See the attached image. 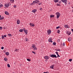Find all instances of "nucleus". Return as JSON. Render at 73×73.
<instances>
[{"label":"nucleus","mask_w":73,"mask_h":73,"mask_svg":"<svg viewBox=\"0 0 73 73\" xmlns=\"http://www.w3.org/2000/svg\"><path fill=\"white\" fill-rule=\"evenodd\" d=\"M56 14L57 15V19H58V18H59V17H60V15H61L60 13L58 12L56 13Z\"/></svg>","instance_id":"f257e3e1"},{"label":"nucleus","mask_w":73,"mask_h":73,"mask_svg":"<svg viewBox=\"0 0 73 73\" xmlns=\"http://www.w3.org/2000/svg\"><path fill=\"white\" fill-rule=\"evenodd\" d=\"M32 47L33 48L34 50H37V48L36 47V45H35L33 44L32 46Z\"/></svg>","instance_id":"f03ea898"},{"label":"nucleus","mask_w":73,"mask_h":73,"mask_svg":"<svg viewBox=\"0 0 73 73\" xmlns=\"http://www.w3.org/2000/svg\"><path fill=\"white\" fill-rule=\"evenodd\" d=\"M50 57H52V58H57V56H56V55L55 54H52L50 55Z\"/></svg>","instance_id":"7ed1b4c3"},{"label":"nucleus","mask_w":73,"mask_h":73,"mask_svg":"<svg viewBox=\"0 0 73 73\" xmlns=\"http://www.w3.org/2000/svg\"><path fill=\"white\" fill-rule=\"evenodd\" d=\"M63 2V3H65V4L66 5L67 4V3H66V2H67V0H61Z\"/></svg>","instance_id":"20e7f679"},{"label":"nucleus","mask_w":73,"mask_h":73,"mask_svg":"<svg viewBox=\"0 0 73 73\" xmlns=\"http://www.w3.org/2000/svg\"><path fill=\"white\" fill-rule=\"evenodd\" d=\"M10 5H11V3H9L7 4H5V6L6 7H9Z\"/></svg>","instance_id":"39448f33"},{"label":"nucleus","mask_w":73,"mask_h":73,"mask_svg":"<svg viewBox=\"0 0 73 73\" xmlns=\"http://www.w3.org/2000/svg\"><path fill=\"white\" fill-rule=\"evenodd\" d=\"M24 31V32L25 33L26 35H27L28 34V30H25V29H23Z\"/></svg>","instance_id":"423d86ee"},{"label":"nucleus","mask_w":73,"mask_h":73,"mask_svg":"<svg viewBox=\"0 0 73 73\" xmlns=\"http://www.w3.org/2000/svg\"><path fill=\"white\" fill-rule=\"evenodd\" d=\"M47 32L48 33V35H50L51 33V30H48L47 31Z\"/></svg>","instance_id":"0eeeda50"},{"label":"nucleus","mask_w":73,"mask_h":73,"mask_svg":"<svg viewBox=\"0 0 73 73\" xmlns=\"http://www.w3.org/2000/svg\"><path fill=\"white\" fill-rule=\"evenodd\" d=\"M40 2V1L38 0H36L33 1V3L34 4L35 3H39Z\"/></svg>","instance_id":"6e6552de"},{"label":"nucleus","mask_w":73,"mask_h":73,"mask_svg":"<svg viewBox=\"0 0 73 73\" xmlns=\"http://www.w3.org/2000/svg\"><path fill=\"white\" fill-rule=\"evenodd\" d=\"M52 38H50L48 39V41L49 42H52L53 41H52Z\"/></svg>","instance_id":"1a4fd4ad"},{"label":"nucleus","mask_w":73,"mask_h":73,"mask_svg":"<svg viewBox=\"0 0 73 73\" xmlns=\"http://www.w3.org/2000/svg\"><path fill=\"white\" fill-rule=\"evenodd\" d=\"M44 58H45V59L46 60H48V59H49V57H48V56H44Z\"/></svg>","instance_id":"9d476101"},{"label":"nucleus","mask_w":73,"mask_h":73,"mask_svg":"<svg viewBox=\"0 0 73 73\" xmlns=\"http://www.w3.org/2000/svg\"><path fill=\"white\" fill-rule=\"evenodd\" d=\"M30 26H31V27H34V26H35V25L32 23H30Z\"/></svg>","instance_id":"9b49d317"},{"label":"nucleus","mask_w":73,"mask_h":73,"mask_svg":"<svg viewBox=\"0 0 73 73\" xmlns=\"http://www.w3.org/2000/svg\"><path fill=\"white\" fill-rule=\"evenodd\" d=\"M20 23V20L18 19L17 21V24H19Z\"/></svg>","instance_id":"f8f14e48"},{"label":"nucleus","mask_w":73,"mask_h":73,"mask_svg":"<svg viewBox=\"0 0 73 73\" xmlns=\"http://www.w3.org/2000/svg\"><path fill=\"white\" fill-rule=\"evenodd\" d=\"M37 11V10L36 9H34L33 11H32V12L33 13H35Z\"/></svg>","instance_id":"ddd939ff"},{"label":"nucleus","mask_w":73,"mask_h":73,"mask_svg":"<svg viewBox=\"0 0 73 73\" xmlns=\"http://www.w3.org/2000/svg\"><path fill=\"white\" fill-rule=\"evenodd\" d=\"M5 13L6 15H9V13H8V12H7V11H5Z\"/></svg>","instance_id":"4468645a"},{"label":"nucleus","mask_w":73,"mask_h":73,"mask_svg":"<svg viewBox=\"0 0 73 73\" xmlns=\"http://www.w3.org/2000/svg\"><path fill=\"white\" fill-rule=\"evenodd\" d=\"M50 17L51 18H52V17H54V15H50Z\"/></svg>","instance_id":"2eb2a0df"},{"label":"nucleus","mask_w":73,"mask_h":73,"mask_svg":"<svg viewBox=\"0 0 73 73\" xmlns=\"http://www.w3.org/2000/svg\"><path fill=\"white\" fill-rule=\"evenodd\" d=\"M64 27L65 28H69V26L68 25H65Z\"/></svg>","instance_id":"dca6fc26"},{"label":"nucleus","mask_w":73,"mask_h":73,"mask_svg":"<svg viewBox=\"0 0 73 73\" xmlns=\"http://www.w3.org/2000/svg\"><path fill=\"white\" fill-rule=\"evenodd\" d=\"M72 40V39L71 38H69L68 39V41H70Z\"/></svg>","instance_id":"f3484780"},{"label":"nucleus","mask_w":73,"mask_h":73,"mask_svg":"<svg viewBox=\"0 0 73 73\" xmlns=\"http://www.w3.org/2000/svg\"><path fill=\"white\" fill-rule=\"evenodd\" d=\"M67 35H70L71 34V33L70 32H69L66 33Z\"/></svg>","instance_id":"a211bd4d"},{"label":"nucleus","mask_w":73,"mask_h":73,"mask_svg":"<svg viewBox=\"0 0 73 73\" xmlns=\"http://www.w3.org/2000/svg\"><path fill=\"white\" fill-rule=\"evenodd\" d=\"M54 1L55 3H57V2H58V0H54Z\"/></svg>","instance_id":"6ab92c4d"},{"label":"nucleus","mask_w":73,"mask_h":73,"mask_svg":"<svg viewBox=\"0 0 73 73\" xmlns=\"http://www.w3.org/2000/svg\"><path fill=\"white\" fill-rule=\"evenodd\" d=\"M9 52H7L6 53V56H8V55H9Z\"/></svg>","instance_id":"aec40b11"},{"label":"nucleus","mask_w":73,"mask_h":73,"mask_svg":"<svg viewBox=\"0 0 73 73\" xmlns=\"http://www.w3.org/2000/svg\"><path fill=\"white\" fill-rule=\"evenodd\" d=\"M3 19H4V17H1V18H0V20H3Z\"/></svg>","instance_id":"412c9836"},{"label":"nucleus","mask_w":73,"mask_h":73,"mask_svg":"<svg viewBox=\"0 0 73 73\" xmlns=\"http://www.w3.org/2000/svg\"><path fill=\"white\" fill-rule=\"evenodd\" d=\"M19 32H23V29H20L19 30Z\"/></svg>","instance_id":"4be33fe9"},{"label":"nucleus","mask_w":73,"mask_h":73,"mask_svg":"<svg viewBox=\"0 0 73 73\" xmlns=\"http://www.w3.org/2000/svg\"><path fill=\"white\" fill-rule=\"evenodd\" d=\"M53 45H56V43L54 42L53 43Z\"/></svg>","instance_id":"5701e85b"},{"label":"nucleus","mask_w":73,"mask_h":73,"mask_svg":"<svg viewBox=\"0 0 73 73\" xmlns=\"http://www.w3.org/2000/svg\"><path fill=\"white\" fill-rule=\"evenodd\" d=\"M4 60L5 61H7V58H4Z\"/></svg>","instance_id":"b1692460"},{"label":"nucleus","mask_w":73,"mask_h":73,"mask_svg":"<svg viewBox=\"0 0 73 73\" xmlns=\"http://www.w3.org/2000/svg\"><path fill=\"white\" fill-rule=\"evenodd\" d=\"M53 65H52L50 67V68H51V69H53Z\"/></svg>","instance_id":"393cba45"},{"label":"nucleus","mask_w":73,"mask_h":73,"mask_svg":"<svg viewBox=\"0 0 73 73\" xmlns=\"http://www.w3.org/2000/svg\"><path fill=\"white\" fill-rule=\"evenodd\" d=\"M11 3H13L14 2V0H10Z\"/></svg>","instance_id":"a878e982"},{"label":"nucleus","mask_w":73,"mask_h":73,"mask_svg":"<svg viewBox=\"0 0 73 73\" xmlns=\"http://www.w3.org/2000/svg\"><path fill=\"white\" fill-rule=\"evenodd\" d=\"M60 28V27L58 26V27H56V29H58V28Z\"/></svg>","instance_id":"bb28decb"},{"label":"nucleus","mask_w":73,"mask_h":73,"mask_svg":"<svg viewBox=\"0 0 73 73\" xmlns=\"http://www.w3.org/2000/svg\"><path fill=\"white\" fill-rule=\"evenodd\" d=\"M7 66L8 67V68H10V65L9 64H8L7 65Z\"/></svg>","instance_id":"cd10ccee"},{"label":"nucleus","mask_w":73,"mask_h":73,"mask_svg":"<svg viewBox=\"0 0 73 73\" xmlns=\"http://www.w3.org/2000/svg\"><path fill=\"white\" fill-rule=\"evenodd\" d=\"M3 6V5L2 4L0 5V8H1Z\"/></svg>","instance_id":"c85d7f7f"},{"label":"nucleus","mask_w":73,"mask_h":73,"mask_svg":"<svg viewBox=\"0 0 73 73\" xmlns=\"http://www.w3.org/2000/svg\"><path fill=\"white\" fill-rule=\"evenodd\" d=\"M27 60L28 61H31V59H27Z\"/></svg>","instance_id":"c756f323"},{"label":"nucleus","mask_w":73,"mask_h":73,"mask_svg":"<svg viewBox=\"0 0 73 73\" xmlns=\"http://www.w3.org/2000/svg\"><path fill=\"white\" fill-rule=\"evenodd\" d=\"M69 61H70V62H71V61H72V59H69Z\"/></svg>","instance_id":"7c9ffc66"},{"label":"nucleus","mask_w":73,"mask_h":73,"mask_svg":"<svg viewBox=\"0 0 73 73\" xmlns=\"http://www.w3.org/2000/svg\"><path fill=\"white\" fill-rule=\"evenodd\" d=\"M17 6L16 5H15L14 6H13V7L14 8H16L17 7Z\"/></svg>","instance_id":"2f4dec72"},{"label":"nucleus","mask_w":73,"mask_h":73,"mask_svg":"<svg viewBox=\"0 0 73 73\" xmlns=\"http://www.w3.org/2000/svg\"><path fill=\"white\" fill-rule=\"evenodd\" d=\"M2 39H3V38H4V37L3 35H2Z\"/></svg>","instance_id":"473e14b6"},{"label":"nucleus","mask_w":73,"mask_h":73,"mask_svg":"<svg viewBox=\"0 0 73 73\" xmlns=\"http://www.w3.org/2000/svg\"><path fill=\"white\" fill-rule=\"evenodd\" d=\"M8 36H11H11H12V35H11V34H8Z\"/></svg>","instance_id":"72a5a7b5"},{"label":"nucleus","mask_w":73,"mask_h":73,"mask_svg":"<svg viewBox=\"0 0 73 73\" xmlns=\"http://www.w3.org/2000/svg\"><path fill=\"white\" fill-rule=\"evenodd\" d=\"M31 5H34L35 4V3L33 2V3H31Z\"/></svg>","instance_id":"f704fd0d"},{"label":"nucleus","mask_w":73,"mask_h":73,"mask_svg":"<svg viewBox=\"0 0 73 73\" xmlns=\"http://www.w3.org/2000/svg\"><path fill=\"white\" fill-rule=\"evenodd\" d=\"M60 31L59 30H58L57 32V33H60Z\"/></svg>","instance_id":"c9c22d12"},{"label":"nucleus","mask_w":73,"mask_h":73,"mask_svg":"<svg viewBox=\"0 0 73 73\" xmlns=\"http://www.w3.org/2000/svg\"><path fill=\"white\" fill-rule=\"evenodd\" d=\"M55 53L56 54H57V55H58V52H57V51Z\"/></svg>","instance_id":"e433bc0d"},{"label":"nucleus","mask_w":73,"mask_h":73,"mask_svg":"<svg viewBox=\"0 0 73 73\" xmlns=\"http://www.w3.org/2000/svg\"><path fill=\"white\" fill-rule=\"evenodd\" d=\"M57 6H60V4L57 3Z\"/></svg>","instance_id":"4c0bfd02"},{"label":"nucleus","mask_w":73,"mask_h":73,"mask_svg":"<svg viewBox=\"0 0 73 73\" xmlns=\"http://www.w3.org/2000/svg\"><path fill=\"white\" fill-rule=\"evenodd\" d=\"M40 11H42V8H40Z\"/></svg>","instance_id":"58836bf2"},{"label":"nucleus","mask_w":73,"mask_h":73,"mask_svg":"<svg viewBox=\"0 0 73 73\" xmlns=\"http://www.w3.org/2000/svg\"><path fill=\"white\" fill-rule=\"evenodd\" d=\"M63 46H65V43H63Z\"/></svg>","instance_id":"ea45409f"},{"label":"nucleus","mask_w":73,"mask_h":73,"mask_svg":"<svg viewBox=\"0 0 73 73\" xmlns=\"http://www.w3.org/2000/svg\"><path fill=\"white\" fill-rule=\"evenodd\" d=\"M57 55L58 56H57V57H60V56L59 55H58V54Z\"/></svg>","instance_id":"a19ab883"},{"label":"nucleus","mask_w":73,"mask_h":73,"mask_svg":"<svg viewBox=\"0 0 73 73\" xmlns=\"http://www.w3.org/2000/svg\"><path fill=\"white\" fill-rule=\"evenodd\" d=\"M32 53H34V54H36V53L33 51H32Z\"/></svg>","instance_id":"79ce46f5"},{"label":"nucleus","mask_w":73,"mask_h":73,"mask_svg":"<svg viewBox=\"0 0 73 73\" xmlns=\"http://www.w3.org/2000/svg\"><path fill=\"white\" fill-rule=\"evenodd\" d=\"M1 49H4V47H2L1 48Z\"/></svg>","instance_id":"37998d69"},{"label":"nucleus","mask_w":73,"mask_h":73,"mask_svg":"<svg viewBox=\"0 0 73 73\" xmlns=\"http://www.w3.org/2000/svg\"><path fill=\"white\" fill-rule=\"evenodd\" d=\"M55 50H56V51H58V50L56 49H55Z\"/></svg>","instance_id":"c03bdc74"},{"label":"nucleus","mask_w":73,"mask_h":73,"mask_svg":"<svg viewBox=\"0 0 73 73\" xmlns=\"http://www.w3.org/2000/svg\"><path fill=\"white\" fill-rule=\"evenodd\" d=\"M3 36L4 37H7V36H6V35H3Z\"/></svg>","instance_id":"a18cd8bd"},{"label":"nucleus","mask_w":73,"mask_h":73,"mask_svg":"<svg viewBox=\"0 0 73 73\" xmlns=\"http://www.w3.org/2000/svg\"><path fill=\"white\" fill-rule=\"evenodd\" d=\"M38 5H41V3H38Z\"/></svg>","instance_id":"49530a36"},{"label":"nucleus","mask_w":73,"mask_h":73,"mask_svg":"<svg viewBox=\"0 0 73 73\" xmlns=\"http://www.w3.org/2000/svg\"><path fill=\"white\" fill-rule=\"evenodd\" d=\"M2 27H0V29H1H1H2Z\"/></svg>","instance_id":"de8ad7c7"},{"label":"nucleus","mask_w":73,"mask_h":73,"mask_svg":"<svg viewBox=\"0 0 73 73\" xmlns=\"http://www.w3.org/2000/svg\"><path fill=\"white\" fill-rule=\"evenodd\" d=\"M43 73H49V72H44Z\"/></svg>","instance_id":"09e8293b"},{"label":"nucleus","mask_w":73,"mask_h":73,"mask_svg":"<svg viewBox=\"0 0 73 73\" xmlns=\"http://www.w3.org/2000/svg\"><path fill=\"white\" fill-rule=\"evenodd\" d=\"M18 50L15 49V51L16 52V51H17Z\"/></svg>","instance_id":"8fccbe9b"},{"label":"nucleus","mask_w":73,"mask_h":73,"mask_svg":"<svg viewBox=\"0 0 73 73\" xmlns=\"http://www.w3.org/2000/svg\"><path fill=\"white\" fill-rule=\"evenodd\" d=\"M25 40H26V41H28V39H27V38H26L25 39Z\"/></svg>","instance_id":"3c124183"},{"label":"nucleus","mask_w":73,"mask_h":73,"mask_svg":"<svg viewBox=\"0 0 73 73\" xmlns=\"http://www.w3.org/2000/svg\"><path fill=\"white\" fill-rule=\"evenodd\" d=\"M71 31H72V32L73 33V29H71Z\"/></svg>","instance_id":"603ef678"},{"label":"nucleus","mask_w":73,"mask_h":73,"mask_svg":"<svg viewBox=\"0 0 73 73\" xmlns=\"http://www.w3.org/2000/svg\"><path fill=\"white\" fill-rule=\"evenodd\" d=\"M60 41V39H58V41Z\"/></svg>","instance_id":"864d4df0"},{"label":"nucleus","mask_w":73,"mask_h":73,"mask_svg":"<svg viewBox=\"0 0 73 73\" xmlns=\"http://www.w3.org/2000/svg\"><path fill=\"white\" fill-rule=\"evenodd\" d=\"M59 3H61V1H60V2H59Z\"/></svg>","instance_id":"5fc2aeb1"},{"label":"nucleus","mask_w":73,"mask_h":73,"mask_svg":"<svg viewBox=\"0 0 73 73\" xmlns=\"http://www.w3.org/2000/svg\"><path fill=\"white\" fill-rule=\"evenodd\" d=\"M60 49H59V50H58V51H60Z\"/></svg>","instance_id":"6e6d98bb"},{"label":"nucleus","mask_w":73,"mask_h":73,"mask_svg":"<svg viewBox=\"0 0 73 73\" xmlns=\"http://www.w3.org/2000/svg\"><path fill=\"white\" fill-rule=\"evenodd\" d=\"M0 18H1V15H0Z\"/></svg>","instance_id":"4d7b16f0"},{"label":"nucleus","mask_w":73,"mask_h":73,"mask_svg":"<svg viewBox=\"0 0 73 73\" xmlns=\"http://www.w3.org/2000/svg\"><path fill=\"white\" fill-rule=\"evenodd\" d=\"M72 12H73V10H72Z\"/></svg>","instance_id":"13d9d810"},{"label":"nucleus","mask_w":73,"mask_h":73,"mask_svg":"<svg viewBox=\"0 0 73 73\" xmlns=\"http://www.w3.org/2000/svg\"><path fill=\"white\" fill-rule=\"evenodd\" d=\"M4 29H5V28Z\"/></svg>","instance_id":"bf43d9fd"},{"label":"nucleus","mask_w":73,"mask_h":73,"mask_svg":"<svg viewBox=\"0 0 73 73\" xmlns=\"http://www.w3.org/2000/svg\"><path fill=\"white\" fill-rule=\"evenodd\" d=\"M1 38H0V39H1Z\"/></svg>","instance_id":"052dcab7"},{"label":"nucleus","mask_w":73,"mask_h":73,"mask_svg":"<svg viewBox=\"0 0 73 73\" xmlns=\"http://www.w3.org/2000/svg\"><path fill=\"white\" fill-rule=\"evenodd\" d=\"M72 8H73V7H72Z\"/></svg>","instance_id":"680f3d73"}]
</instances>
